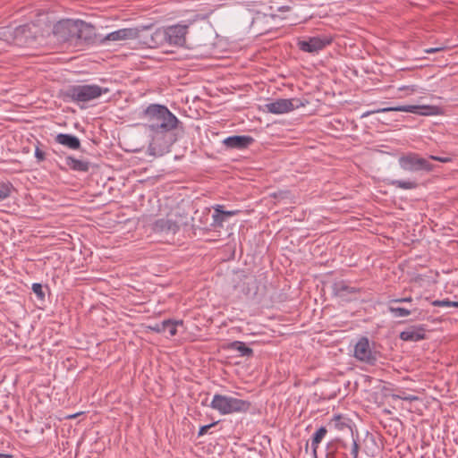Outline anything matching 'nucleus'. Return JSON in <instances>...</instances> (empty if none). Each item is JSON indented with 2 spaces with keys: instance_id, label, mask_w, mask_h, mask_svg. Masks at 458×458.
<instances>
[{
  "instance_id": "0eeeda50",
  "label": "nucleus",
  "mask_w": 458,
  "mask_h": 458,
  "mask_svg": "<svg viewBox=\"0 0 458 458\" xmlns=\"http://www.w3.org/2000/svg\"><path fill=\"white\" fill-rule=\"evenodd\" d=\"M153 30L152 25L120 29L101 38L99 44H105L106 41L139 39L141 44L145 45L144 37L148 34V30Z\"/></svg>"
},
{
  "instance_id": "423d86ee",
  "label": "nucleus",
  "mask_w": 458,
  "mask_h": 458,
  "mask_svg": "<svg viewBox=\"0 0 458 458\" xmlns=\"http://www.w3.org/2000/svg\"><path fill=\"white\" fill-rule=\"evenodd\" d=\"M400 167L410 173H430L434 170L435 165L428 159L422 157L416 152H408L403 154L398 158Z\"/></svg>"
},
{
  "instance_id": "4c0bfd02",
  "label": "nucleus",
  "mask_w": 458,
  "mask_h": 458,
  "mask_svg": "<svg viewBox=\"0 0 458 458\" xmlns=\"http://www.w3.org/2000/svg\"><path fill=\"white\" fill-rule=\"evenodd\" d=\"M393 398H398V399H402V400H404V401H415V400H418V397L415 396V395H397V394H394L393 395Z\"/></svg>"
},
{
  "instance_id": "1a4fd4ad",
  "label": "nucleus",
  "mask_w": 458,
  "mask_h": 458,
  "mask_svg": "<svg viewBox=\"0 0 458 458\" xmlns=\"http://www.w3.org/2000/svg\"><path fill=\"white\" fill-rule=\"evenodd\" d=\"M407 112L418 115L429 116L440 114V107L437 106H420V105H403L396 106L383 107L376 110H370L362 114V117L369 116L376 113L386 112Z\"/></svg>"
},
{
  "instance_id": "c85d7f7f",
  "label": "nucleus",
  "mask_w": 458,
  "mask_h": 458,
  "mask_svg": "<svg viewBox=\"0 0 458 458\" xmlns=\"http://www.w3.org/2000/svg\"><path fill=\"white\" fill-rule=\"evenodd\" d=\"M164 322L168 325L165 327V333H168V336H174L177 334V327L182 326V320H173V319H165Z\"/></svg>"
},
{
  "instance_id": "ea45409f",
  "label": "nucleus",
  "mask_w": 458,
  "mask_h": 458,
  "mask_svg": "<svg viewBox=\"0 0 458 458\" xmlns=\"http://www.w3.org/2000/svg\"><path fill=\"white\" fill-rule=\"evenodd\" d=\"M0 458H13V455L7 454H0Z\"/></svg>"
},
{
  "instance_id": "20e7f679",
  "label": "nucleus",
  "mask_w": 458,
  "mask_h": 458,
  "mask_svg": "<svg viewBox=\"0 0 458 458\" xmlns=\"http://www.w3.org/2000/svg\"><path fill=\"white\" fill-rule=\"evenodd\" d=\"M209 406L217 411L221 415H227L238 412H247L251 407L250 402L238 399L231 395L216 394Z\"/></svg>"
},
{
  "instance_id": "a878e982",
  "label": "nucleus",
  "mask_w": 458,
  "mask_h": 458,
  "mask_svg": "<svg viewBox=\"0 0 458 458\" xmlns=\"http://www.w3.org/2000/svg\"><path fill=\"white\" fill-rule=\"evenodd\" d=\"M388 311L393 315L394 318H403L411 315L412 312L417 311V309H408L404 307L397 306V304H393L388 302L387 307Z\"/></svg>"
},
{
  "instance_id": "412c9836",
  "label": "nucleus",
  "mask_w": 458,
  "mask_h": 458,
  "mask_svg": "<svg viewBox=\"0 0 458 458\" xmlns=\"http://www.w3.org/2000/svg\"><path fill=\"white\" fill-rule=\"evenodd\" d=\"M352 420L346 418L344 415H335L328 423L330 428H335L338 431H346L351 432L352 437L353 436V431L352 428Z\"/></svg>"
},
{
  "instance_id": "58836bf2",
  "label": "nucleus",
  "mask_w": 458,
  "mask_h": 458,
  "mask_svg": "<svg viewBox=\"0 0 458 458\" xmlns=\"http://www.w3.org/2000/svg\"><path fill=\"white\" fill-rule=\"evenodd\" d=\"M414 87L415 86H404V87L400 88L399 89L400 90H404V89H411V91H414L415 90Z\"/></svg>"
},
{
  "instance_id": "5701e85b",
  "label": "nucleus",
  "mask_w": 458,
  "mask_h": 458,
  "mask_svg": "<svg viewBox=\"0 0 458 458\" xmlns=\"http://www.w3.org/2000/svg\"><path fill=\"white\" fill-rule=\"evenodd\" d=\"M227 349L231 351H236L240 353V356L242 357H252L254 354V352L251 348L246 345L245 343L241 341H233L232 343H229L227 345Z\"/></svg>"
},
{
  "instance_id": "c756f323",
  "label": "nucleus",
  "mask_w": 458,
  "mask_h": 458,
  "mask_svg": "<svg viewBox=\"0 0 458 458\" xmlns=\"http://www.w3.org/2000/svg\"><path fill=\"white\" fill-rule=\"evenodd\" d=\"M432 305L437 307L458 308V301H453L448 299L436 300L432 302Z\"/></svg>"
},
{
  "instance_id": "c9c22d12",
  "label": "nucleus",
  "mask_w": 458,
  "mask_h": 458,
  "mask_svg": "<svg viewBox=\"0 0 458 458\" xmlns=\"http://www.w3.org/2000/svg\"><path fill=\"white\" fill-rule=\"evenodd\" d=\"M445 49H446V47L442 45V46L436 47L427 48L424 50V52L427 54H435V53L441 52Z\"/></svg>"
},
{
  "instance_id": "39448f33",
  "label": "nucleus",
  "mask_w": 458,
  "mask_h": 458,
  "mask_svg": "<svg viewBox=\"0 0 458 458\" xmlns=\"http://www.w3.org/2000/svg\"><path fill=\"white\" fill-rule=\"evenodd\" d=\"M360 446L356 442L346 443L339 438L327 443L325 458H358Z\"/></svg>"
},
{
  "instance_id": "f257e3e1",
  "label": "nucleus",
  "mask_w": 458,
  "mask_h": 458,
  "mask_svg": "<svg viewBox=\"0 0 458 458\" xmlns=\"http://www.w3.org/2000/svg\"><path fill=\"white\" fill-rule=\"evenodd\" d=\"M140 118L147 122L146 126L156 135H165L175 130L180 121L161 104H150L140 113Z\"/></svg>"
},
{
  "instance_id": "a211bd4d",
  "label": "nucleus",
  "mask_w": 458,
  "mask_h": 458,
  "mask_svg": "<svg viewBox=\"0 0 458 458\" xmlns=\"http://www.w3.org/2000/svg\"><path fill=\"white\" fill-rule=\"evenodd\" d=\"M180 229V225L175 221L169 218L157 219L154 224V231L166 234H175Z\"/></svg>"
},
{
  "instance_id": "aec40b11",
  "label": "nucleus",
  "mask_w": 458,
  "mask_h": 458,
  "mask_svg": "<svg viewBox=\"0 0 458 458\" xmlns=\"http://www.w3.org/2000/svg\"><path fill=\"white\" fill-rule=\"evenodd\" d=\"M55 140L56 143L72 150H77L81 148L80 139L72 134L59 133L55 136Z\"/></svg>"
},
{
  "instance_id": "e433bc0d",
  "label": "nucleus",
  "mask_w": 458,
  "mask_h": 458,
  "mask_svg": "<svg viewBox=\"0 0 458 458\" xmlns=\"http://www.w3.org/2000/svg\"><path fill=\"white\" fill-rule=\"evenodd\" d=\"M412 298L411 297H405V298H398V299H392L388 302L393 304H399L403 302H411Z\"/></svg>"
},
{
  "instance_id": "ddd939ff",
  "label": "nucleus",
  "mask_w": 458,
  "mask_h": 458,
  "mask_svg": "<svg viewBox=\"0 0 458 458\" xmlns=\"http://www.w3.org/2000/svg\"><path fill=\"white\" fill-rule=\"evenodd\" d=\"M101 37H98L95 27L84 21L78 20L75 39L87 45L99 44Z\"/></svg>"
},
{
  "instance_id": "6e6552de",
  "label": "nucleus",
  "mask_w": 458,
  "mask_h": 458,
  "mask_svg": "<svg viewBox=\"0 0 458 458\" xmlns=\"http://www.w3.org/2000/svg\"><path fill=\"white\" fill-rule=\"evenodd\" d=\"M380 352L376 349V343L367 336H361L354 345L353 356L360 361L370 366L376 365Z\"/></svg>"
},
{
  "instance_id": "f8f14e48",
  "label": "nucleus",
  "mask_w": 458,
  "mask_h": 458,
  "mask_svg": "<svg viewBox=\"0 0 458 458\" xmlns=\"http://www.w3.org/2000/svg\"><path fill=\"white\" fill-rule=\"evenodd\" d=\"M332 43V39L328 37H309L307 38L301 39L299 38L297 41V47L300 50L310 53V54H317L320 50L324 49L327 46Z\"/></svg>"
},
{
  "instance_id": "bb28decb",
  "label": "nucleus",
  "mask_w": 458,
  "mask_h": 458,
  "mask_svg": "<svg viewBox=\"0 0 458 458\" xmlns=\"http://www.w3.org/2000/svg\"><path fill=\"white\" fill-rule=\"evenodd\" d=\"M387 184L403 190H414L419 187L415 180H390Z\"/></svg>"
},
{
  "instance_id": "393cba45",
  "label": "nucleus",
  "mask_w": 458,
  "mask_h": 458,
  "mask_svg": "<svg viewBox=\"0 0 458 458\" xmlns=\"http://www.w3.org/2000/svg\"><path fill=\"white\" fill-rule=\"evenodd\" d=\"M327 433V428L322 426L311 437V449L315 458H318L317 450L318 445L321 443Z\"/></svg>"
},
{
  "instance_id": "4468645a",
  "label": "nucleus",
  "mask_w": 458,
  "mask_h": 458,
  "mask_svg": "<svg viewBox=\"0 0 458 458\" xmlns=\"http://www.w3.org/2000/svg\"><path fill=\"white\" fill-rule=\"evenodd\" d=\"M255 140L250 135H233L222 140L226 149H247L254 143Z\"/></svg>"
},
{
  "instance_id": "2eb2a0df",
  "label": "nucleus",
  "mask_w": 458,
  "mask_h": 458,
  "mask_svg": "<svg viewBox=\"0 0 458 458\" xmlns=\"http://www.w3.org/2000/svg\"><path fill=\"white\" fill-rule=\"evenodd\" d=\"M352 441L356 442L360 446V450L364 452L369 456H375L376 453L378 451V445L374 434L368 431L366 432L361 441L359 439L358 436L356 437L352 436Z\"/></svg>"
},
{
  "instance_id": "473e14b6",
  "label": "nucleus",
  "mask_w": 458,
  "mask_h": 458,
  "mask_svg": "<svg viewBox=\"0 0 458 458\" xmlns=\"http://www.w3.org/2000/svg\"><path fill=\"white\" fill-rule=\"evenodd\" d=\"M429 159L438 161L441 163H449L453 160V158L449 156H434V155H430L428 157V160Z\"/></svg>"
},
{
  "instance_id": "9b49d317",
  "label": "nucleus",
  "mask_w": 458,
  "mask_h": 458,
  "mask_svg": "<svg viewBox=\"0 0 458 458\" xmlns=\"http://www.w3.org/2000/svg\"><path fill=\"white\" fill-rule=\"evenodd\" d=\"M77 26L78 20H61L54 25L53 34L60 41H72L75 39Z\"/></svg>"
},
{
  "instance_id": "a19ab883",
  "label": "nucleus",
  "mask_w": 458,
  "mask_h": 458,
  "mask_svg": "<svg viewBox=\"0 0 458 458\" xmlns=\"http://www.w3.org/2000/svg\"><path fill=\"white\" fill-rule=\"evenodd\" d=\"M287 10H289L288 6H282L279 8V11H287Z\"/></svg>"
},
{
  "instance_id": "2f4dec72",
  "label": "nucleus",
  "mask_w": 458,
  "mask_h": 458,
  "mask_svg": "<svg viewBox=\"0 0 458 458\" xmlns=\"http://www.w3.org/2000/svg\"><path fill=\"white\" fill-rule=\"evenodd\" d=\"M168 324L161 321V322H157V323H155L154 325L152 326H149L148 328L153 331V332H156V333H165V327H166Z\"/></svg>"
},
{
  "instance_id": "f704fd0d",
  "label": "nucleus",
  "mask_w": 458,
  "mask_h": 458,
  "mask_svg": "<svg viewBox=\"0 0 458 458\" xmlns=\"http://www.w3.org/2000/svg\"><path fill=\"white\" fill-rule=\"evenodd\" d=\"M35 157L38 163L44 161L46 159V153L42 149L39 148L38 146L35 148Z\"/></svg>"
},
{
  "instance_id": "cd10ccee",
  "label": "nucleus",
  "mask_w": 458,
  "mask_h": 458,
  "mask_svg": "<svg viewBox=\"0 0 458 458\" xmlns=\"http://www.w3.org/2000/svg\"><path fill=\"white\" fill-rule=\"evenodd\" d=\"M14 191L15 189L10 182H0V201L10 197Z\"/></svg>"
},
{
  "instance_id": "7c9ffc66",
  "label": "nucleus",
  "mask_w": 458,
  "mask_h": 458,
  "mask_svg": "<svg viewBox=\"0 0 458 458\" xmlns=\"http://www.w3.org/2000/svg\"><path fill=\"white\" fill-rule=\"evenodd\" d=\"M33 293L36 294L38 300L45 301V293L43 291V286L39 283H34L31 287Z\"/></svg>"
},
{
  "instance_id": "f03ea898",
  "label": "nucleus",
  "mask_w": 458,
  "mask_h": 458,
  "mask_svg": "<svg viewBox=\"0 0 458 458\" xmlns=\"http://www.w3.org/2000/svg\"><path fill=\"white\" fill-rule=\"evenodd\" d=\"M188 25L175 24L166 28H159L154 31L148 30L144 37L145 46L149 48H157L165 45L182 47L186 41Z\"/></svg>"
},
{
  "instance_id": "b1692460",
  "label": "nucleus",
  "mask_w": 458,
  "mask_h": 458,
  "mask_svg": "<svg viewBox=\"0 0 458 458\" xmlns=\"http://www.w3.org/2000/svg\"><path fill=\"white\" fill-rule=\"evenodd\" d=\"M17 28L14 30L9 27L2 28L0 30V41L6 45H17Z\"/></svg>"
},
{
  "instance_id": "4be33fe9",
  "label": "nucleus",
  "mask_w": 458,
  "mask_h": 458,
  "mask_svg": "<svg viewBox=\"0 0 458 458\" xmlns=\"http://www.w3.org/2000/svg\"><path fill=\"white\" fill-rule=\"evenodd\" d=\"M66 165L72 171L87 173L89 170L90 163L86 160L77 159L72 156L65 158Z\"/></svg>"
},
{
  "instance_id": "7ed1b4c3",
  "label": "nucleus",
  "mask_w": 458,
  "mask_h": 458,
  "mask_svg": "<svg viewBox=\"0 0 458 458\" xmlns=\"http://www.w3.org/2000/svg\"><path fill=\"white\" fill-rule=\"evenodd\" d=\"M108 88L97 84H72L62 89L59 98L67 103H87L98 98L103 94L108 93Z\"/></svg>"
},
{
  "instance_id": "f3484780",
  "label": "nucleus",
  "mask_w": 458,
  "mask_h": 458,
  "mask_svg": "<svg viewBox=\"0 0 458 458\" xmlns=\"http://www.w3.org/2000/svg\"><path fill=\"white\" fill-rule=\"evenodd\" d=\"M332 292L334 295L340 298H346L349 294H356L361 292L360 288L351 286L346 281L341 280L332 284Z\"/></svg>"
},
{
  "instance_id": "9d476101",
  "label": "nucleus",
  "mask_w": 458,
  "mask_h": 458,
  "mask_svg": "<svg viewBox=\"0 0 458 458\" xmlns=\"http://www.w3.org/2000/svg\"><path fill=\"white\" fill-rule=\"evenodd\" d=\"M308 101L301 98H278L264 106V110L274 114H283L305 106Z\"/></svg>"
},
{
  "instance_id": "6ab92c4d",
  "label": "nucleus",
  "mask_w": 458,
  "mask_h": 458,
  "mask_svg": "<svg viewBox=\"0 0 458 458\" xmlns=\"http://www.w3.org/2000/svg\"><path fill=\"white\" fill-rule=\"evenodd\" d=\"M238 213H239V210L225 211L223 209V206L217 205L214 208V213L212 215V217H213L212 226H214L215 228L223 227V223L225 221H226L229 217L235 216Z\"/></svg>"
},
{
  "instance_id": "72a5a7b5",
  "label": "nucleus",
  "mask_w": 458,
  "mask_h": 458,
  "mask_svg": "<svg viewBox=\"0 0 458 458\" xmlns=\"http://www.w3.org/2000/svg\"><path fill=\"white\" fill-rule=\"evenodd\" d=\"M219 421H214L210 424H208V425H204V426H201L199 429V432H198V437H201V436H204L205 434L208 433V429H210L211 428L215 427Z\"/></svg>"
},
{
  "instance_id": "dca6fc26",
  "label": "nucleus",
  "mask_w": 458,
  "mask_h": 458,
  "mask_svg": "<svg viewBox=\"0 0 458 458\" xmlns=\"http://www.w3.org/2000/svg\"><path fill=\"white\" fill-rule=\"evenodd\" d=\"M400 339L405 342H418L426 338V328L423 325L411 326L402 331Z\"/></svg>"
}]
</instances>
